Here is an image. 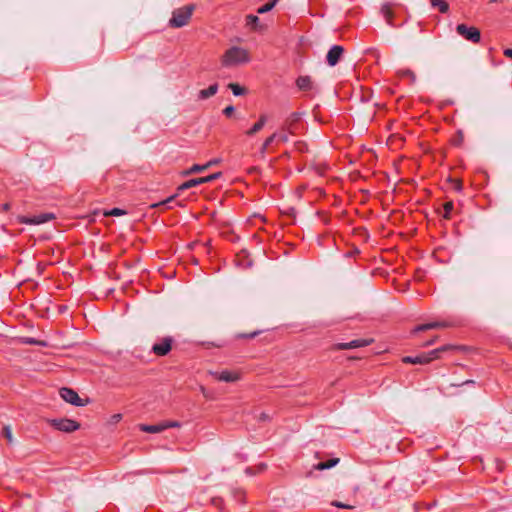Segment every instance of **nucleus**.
Masks as SVG:
<instances>
[{
    "instance_id": "f8f14e48",
    "label": "nucleus",
    "mask_w": 512,
    "mask_h": 512,
    "mask_svg": "<svg viewBox=\"0 0 512 512\" xmlns=\"http://www.w3.org/2000/svg\"><path fill=\"white\" fill-rule=\"evenodd\" d=\"M210 374L218 381L232 383L240 379V375L237 372L223 370L221 372L211 371Z\"/></svg>"
},
{
    "instance_id": "8fccbe9b",
    "label": "nucleus",
    "mask_w": 512,
    "mask_h": 512,
    "mask_svg": "<svg viewBox=\"0 0 512 512\" xmlns=\"http://www.w3.org/2000/svg\"><path fill=\"white\" fill-rule=\"evenodd\" d=\"M257 171H258V168H257V167H252V168H250V170H249V172H250V173H255V172H257Z\"/></svg>"
},
{
    "instance_id": "c85d7f7f",
    "label": "nucleus",
    "mask_w": 512,
    "mask_h": 512,
    "mask_svg": "<svg viewBox=\"0 0 512 512\" xmlns=\"http://www.w3.org/2000/svg\"><path fill=\"white\" fill-rule=\"evenodd\" d=\"M453 207H454L453 202L444 203V205H443V209H444L443 217L444 218H446V219L450 218Z\"/></svg>"
},
{
    "instance_id": "c756f323",
    "label": "nucleus",
    "mask_w": 512,
    "mask_h": 512,
    "mask_svg": "<svg viewBox=\"0 0 512 512\" xmlns=\"http://www.w3.org/2000/svg\"><path fill=\"white\" fill-rule=\"evenodd\" d=\"M2 436L7 439V442L11 444L13 442L12 431L9 426H4L2 429Z\"/></svg>"
},
{
    "instance_id": "5701e85b",
    "label": "nucleus",
    "mask_w": 512,
    "mask_h": 512,
    "mask_svg": "<svg viewBox=\"0 0 512 512\" xmlns=\"http://www.w3.org/2000/svg\"><path fill=\"white\" fill-rule=\"evenodd\" d=\"M381 11L389 25H393L392 18H393V11L391 7L387 4L383 5L381 8Z\"/></svg>"
},
{
    "instance_id": "a19ab883",
    "label": "nucleus",
    "mask_w": 512,
    "mask_h": 512,
    "mask_svg": "<svg viewBox=\"0 0 512 512\" xmlns=\"http://www.w3.org/2000/svg\"><path fill=\"white\" fill-rule=\"evenodd\" d=\"M233 112H234V107H233V106H228V107H226V108L223 110V113H224L226 116H231Z\"/></svg>"
},
{
    "instance_id": "c9c22d12",
    "label": "nucleus",
    "mask_w": 512,
    "mask_h": 512,
    "mask_svg": "<svg viewBox=\"0 0 512 512\" xmlns=\"http://www.w3.org/2000/svg\"><path fill=\"white\" fill-rule=\"evenodd\" d=\"M259 334H260V331H254V332L249 333V334H239L238 338L253 339V338H255Z\"/></svg>"
},
{
    "instance_id": "1a4fd4ad",
    "label": "nucleus",
    "mask_w": 512,
    "mask_h": 512,
    "mask_svg": "<svg viewBox=\"0 0 512 512\" xmlns=\"http://www.w3.org/2000/svg\"><path fill=\"white\" fill-rule=\"evenodd\" d=\"M456 31L459 35L473 43H478L481 39L480 31L476 27H467L465 24H459L456 27Z\"/></svg>"
},
{
    "instance_id": "37998d69",
    "label": "nucleus",
    "mask_w": 512,
    "mask_h": 512,
    "mask_svg": "<svg viewBox=\"0 0 512 512\" xmlns=\"http://www.w3.org/2000/svg\"><path fill=\"white\" fill-rule=\"evenodd\" d=\"M360 253V250L357 248V247H354L351 251H349L346 256L347 257H352L354 255H357Z\"/></svg>"
},
{
    "instance_id": "7c9ffc66",
    "label": "nucleus",
    "mask_w": 512,
    "mask_h": 512,
    "mask_svg": "<svg viewBox=\"0 0 512 512\" xmlns=\"http://www.w3.org/2000/svg\"><path fill=\"white\" fill-rule=\"evenodd\" d=\"M300 116L301 114L298 113V112H294L292 113L288 118H287V122L286 124L287 125H294L296 123H298L299 119H300Z\"/></svg>"
},
{
    "instance_id": "ea45409f",
    "label": "nucleus",
    "mask_w": 512,
    "mask_h": 512,
    "mask_svg": "<svg viewBox=\"0 0 512 512\" xmlns=\"http://www.w3.org/2000/svg\"><path fill=\"white\" fill-rule=\"evenodd\" d=\"M475 384V381L474 380H466L462 383H459V384H452V386H456V387H460V386H463V385H474Z\"/></svg>"
},
{
    "instance_id": "a211bd4d",
    "label": "nucleus",
    "mask_w": 512,
    "mask_h": 512,
    "mask_svg": "<svg viewBox=\"0 0 512 512\" xmlns=\"http://www.w3.org/2000/svg\"><path fill=\"white\" fill-rule=\"evenodd\" d=\"M266 125H274L273 117L270 115L263 114L260 116L257 122H255L251 128H263Z\"/></svg>"
},
{
    "instance_id": "f704fd0d",
    "label": "nucleus",
    "mask_w": 512,
    "mask_h": 512,
    "mask_svg": "<svg viewBox=\"0 0 512 512\" xmlns=\"http://www.w3.org/2000/svg\"><path fill=\"white\" fill-rule=\"evenodd\" d=\"M126 214V212L120 208H113L111 209L106 215L110 216H121Z\"/></svg>"
},
{
    "instance_id": "6ab92c4d",
    "label": "nucleus",
    "mask_w": 512,
    "mask_h": 512,
    "mask_svg": "<svg viewBox=\"0 0 512 512\" xmlns=\"http://www.w3.org/2000/svg\"><path fill=\"white\" fill-rule=\"evenodd\" d=\"M218 90V85L217 84H213L211 86H209L207 89H203L199 92V98L200 99H207L213 95L216 94Z\"/></svg>"
},
{
    "instance_id": "5fc2aeb1",
    "label": "nucleus",
    "mask_w": 512,
    "mask_h": 512,
    "mask_svg": "<svg viewBox=\"0 0 512 512\" xmlns=\"http://www.w3.org/2000/svg\"><path fill=\"white\" fill-rule=\"evenodd\" d=\"M114 417H115V419H118V418H120L121 416L118 414V415H115Z\"/></svg>"
},
{
    "instance_id": "a878e982",
    "label": "nucleus",
    "mask_w": 512,
    "mask_h": 512,
    "mask_svg": "<svg viewBox=\"0 0 512 512\" xmlns=\"http://www.w3.org/2000/svg\"><path fill=\"white\" fill-rule=\"evenodd\" d=\"M247 25L250 26L252 29H257L259 25V18L255 15H247L246 16Z\"/></svg>"
},
{
    "instance_id": "2eb2a0df",
    "label": "nucleus",
    "mask_w": 512,
    "mask_h": 512,
    "mask_svg": "<svg viewBox=\"0 0 512 512\" xmlns=\"http://www.w3.org/2000/svg\"><path fill=\"white\" fill-rule=\"evenodd\" d=\"M448 326H449V324L445 321H434V322H429V323H425V324H420V325L416 326L413 331L421 332V331H426V330H430V329L445 328Z\"/></svg>"
},
{
    "instance_id": "2f4dec72",
    "label": "nucleus",
    "mask_w": 512,
    "mask_h": 512,
    "mask_svg": "<svg viewBox=\"0 0 512 512\" xmlns=\"http://www.w3.org/2000/svg\"><path fill=\"white\" fill-rule=\"evenodd\" d=\"M176 196L177 195L170 196L166 200L159 203L158 205H165V206H167V208H173V206L170 205L171 203H176L177 205H179V203L176 202Z\"/></svg>"
},
{
    "instance_id": "b1692460",
    "label": "nucleus",
    "mask_w": 512,
    "mask_h": 512,
    "mask_svg": "<svg viewBox=\"0 0 512 512\" xmlns=\"http://www.w3.org/2000/svg\"><path fill=\"white\" fill-rule=\"evenodd\" d=\"M464 135L462 130H458L457 133L450 139V142L455 147H460L463 144Z\"/></svg>"
},
{
    "instance_id": "4be33fe9",
    "label": "nucleus",
    "mask_w": 512,
    "mask_h": 512,
    "mask_svg": "<svg viewBox=\"0 0 512 512\" xmlns=\"http://www.w3.org/2000/svg\"><path fill=\"white\" fill-rule=\"evenodd\" d=\"M338 462V458H332L329 461L319 462L314 467L317 470H325L334 467Z\"/></svg>"
},
{
    "instance_id": "0eeeda50",
    "label": "nucleus",
    "mask_w": 512,
    "mask_h": 512,
    "mask_svg": "<svg viewBox=\"0 0 512 512\" xmlns=\"http://www.w3.org/2000/svg\"><path fill=\"white\" fill-rule=\"evenodd\" d=\"M221 176H222L221 172H216V173H213V174L205 176V177H199V178L190 179V180L182 183L177 188V190L178 191H184V190L196 187V186L204 184V183L212 182V181L220 178Z\"/></svg>"
},
{
    "instance_id": "79ce46f5",
    "label": "nucleus",
    "mask_w": 512,
    "mask_h": 512,
    "mask_svg": "<svg viewBox=\"0 0 512 512\" xmlns=\"http://www.w3.org/2000/svg\"><path fill=\"white\" fill-rule=\"evenodd\" d=\"M24 343L30 344V345H36L39 344V341L34 338H25Z\"/></svg>"
},
{
    "instance_id": "dca6fc26",
    "label": "nucleus",
    "mask_w": 512,
    "mask_h": 512,
    "mask_svg": "<svg viewBox=\"0 0 512 512\" xmlns=\"http://www.w3.org/2000/svg\"><path fill=\"white\" fill-rule=\"evenodd\" d=\"M297 87L300 90L308 91L313 88L312 80L309 76H300L296 81Z\"/></svg>"
},
{
    "instance_id": "a18cd8bd",
    "label": "nucleus",
    "mask_w": 512,
    "mask_h": 512,
    "mask_svg": "<svg viewBox=\"0 0 512 512\" xmlns=\"http://www.w3.org/2000/svg\"><path fill=\"white\" fill-rule=\"evenodd\" d=\"M267 465L265 463H260L257 467H256V472L257 473H260L262 471H264L266 469Z\"/></svg>"
},
{
    "instance_id": "e433bc0d",
    "label": "nucleus",
    "mask_w": 512,
    "mask_h": 512,
    "mask_svg": "<svg viewBox=\"0 0 512 512\" xmlns=\"http://www.w3.org/2000/svg\"><path fill=\"white\" fill-rule=\"evenodd\" d=\"M271 419H272V416L265 412H261L258 417V420L262 421V422L270 421Z\"/></svg>"
},
{
    "instance_id": "f3484780",
    "label": "nucleus",
    "mask_w": 512,
    "mask_h": 512,
    "mask_svg": "<svg viewBox=\"0 0 512 512\" xmlns=\"http://www.w3.org/2000/svg\"><path fill=\"white\" fill-rule=\"evenodd\" d=\"M139 429L146 433H160L164 431L163 422L155 425L140 424Z\"/></svg>"
},
{
    "instance_id": "f03ea898",
    "label": "nucleus",
    "mask_w": 512,
    "mask_h": 512,
    "mask_svg": "<svg viewBox=\"0 0 512 512\" xmlns=\"http://www.w3.org/2000/svg\"><path fill=\"white\" fill-rule=\"evenodd\" d=\"M285 131L286 130L275 132L268 138H266V140L262 143L256 156L259 157L260 159H265L266 153L272 152L275 149V147H277L279 144L287 142L288 134Z\"/></svg>"
},
{
    "instance_id": "473e14b6",
    "label": "nucleus",
    "mask_w": 512,
    "mask_h": 512,
    "mask_svg": "<svg viewBox=\"0 0 512 512\" xmlns=\"http://www.w3.org/2000/svg\"><path fill=\"white\" fill-rule=\"evenodd\" d=\"M180 426H181V424L178 421H164L163 422L164 430H166L168 428H176V427H180Z\"/></svg>"
},
{
    "instance_id": "39448f33",
    "label": "nucleus",
    "mask_w": 512,
    "mask_h": 512,
    "mask_svg": "<svg viewBox=\"0 0 512 512\" xmlns=\"http://www.w3.org/2000/svg\"><path fill=\"white\" fill-rule=\"evenodd\" d=\"M174 342L175 340L172 336L158 338L151 347V353L158 357L166 356L172 350Z\"/></svg>"
},
{
    "instance_id": "4c0bfd02",
    "label": "nucleus",
    "mask_w": 512,
    "mask_h": 512,
    "mask_svg": "<svg viewBox=\"0 0 512 512\" xmlns=\"http://www.w3.org/2000/svg\"><path fill=\"white\" fill-rule=\"evenodd\" d=\"M454 182V189L458 192L462 191L463 184L460 180H452Z\"/></svg>"
},
{
    "instance_id": "3c124183",
    "label": "nucleus",
    "mask_w": 512,
    "mask_h": 512,
    "mask_svg": "<svg viewBox=\"0 0 512 512\" xmlns=\"http://www.w3.org/2000/svg\"><path fill=\"white\" fill-rule=\"evenodd\" d=\"M324 124H326V122H325V121H323V120H321V119H319V120H318V125H324Z\"/></svg>"
},
{
    "instance_id": "7ed1b4c3",
    "label": "nucleus",
    "mask_w": 512,
    "mask_h": 512,
    "mask_svg": "<svg viewBox=\"0 0 512 512\" xmlns=\"http://www.w3.org/2000/svg\"><path fill=\"white\" fill-rule=\"evenodd\" d=\"M453 346L451 345H444L442 347H439L437 349H434L430 351L429 353H422L417 356H404L402 358V362L406 364H428L433 359H437L440 357V354L444 351H447L449 349H452Z\"/></svg>"
},
{
    "instance_id": "58836bf2",
    "label": "nucleus",
    "mask_w": 512,
    "mask_h": 512,
    "mask_svg": "<svg viewBox=\"0 0 512 512\" xmlns=\"http://www.w3.org/2000/svg\"><path fill=\"white\" fill-rule=\"evenodd\" d=\"M403 76L409 77L412 81H415V79H416V75L411 70L404 71Z\"/></svg>"
},
{
    "instance_id": "393cba45",
    "label": "nucleus",
    "mask_w": 512,
    "mask_h": 512,
    "mask_svg": "<svg viewBox=\"0 0 512 512\" xmlns=\"http://www.w3.org/2000/svg\"><path fill=\"white\" fill-rule=\"evenodd\" d=\"M279 0H271L269 3H266L265 5L261 6L257 12L259 14H264V13H267L269 11H271L274 6L276 5V3L278 2Z\"/></svg>"
},
{
    "instance_id": "412c9836",
    "label": "nucleus",
    "mask_w": 512,
    "mask_h": 512,
    "mask_svg": "<svg viewBox=\"0 0 512 512\" xmlns=\"http://www.w3.org/2000/svg\"><path fill=\"white\" fill-rule=\"evenodd\" d=\"M402 141H403L402 137H400L396 134H393L387 138L386 143L388 146H390V148L396 149L401 145Z\"/></svg>"
},
{
    "instance_id": "6e6552de",
    "label": "nucleus",
    "mask_w": 512,
    "mask_h": 512,
    "mask_svg": "<svg viewBox=\"0 0 512 512\" xmlns=\"http://www.w3.org/2000/svg\"><path fill=\"white\" fill-rule=\"evenodd\" d=\"M60 396L68 403L82 407L89 403V399H81L76 391L71 388L63 387L60 389Z\"/></svg>"
},
{
    "instance_id": "aec40b11",
    "label": "nucleus",
    "mask_w": 512,
    "mask_h": 512,
    "mask_svg": "<svg viewBox=\"0 0 512 512\" xmlns=\"http://www.w3.org/2000/svg\"><path fill=\"white\" fill-rule=\"evenodd\" d=\"M431 7L438 9L441 13H447L449 5L444 0H430Z\"/></svg>"
},
{
    "instance_id": "c03bdc74",
    "label": "nucleus",
    "mask_w": 512,
    "mask_h": 512,
    "mask_svg": "<svg viewBox=\"0 0 512 512\" xmlns=\"http://www.w3.org/2000/svg\"><path fill=\"white\" fill-rule=\"evenodd\" d=\"M245 473L249 476L255 475L257 472L253 467H247Z\"/></svg>"
},
{
    "instance_id": "bb28decb",
    "label": "nucleus",
    "mask_w": 512,
    "mask_h": 512,
    "mask_svg": "<svg viewBox=\"0 0 512 512\" xmlns=\"http://www.w3.org/2000/svg\"><path fill=\"white\" fill-rule=\"evenodd\" d=\"M228 87L231 89L235 96L243 95L245 92V89L236 83H230Z\"/></svg>"
},
{
    "instance_id": "f257e3e1",
    "label": "nucleus",
    "mask_w": 512,
    "mask_h": 512,
    "mask_svg": "<svg viewBox=\"0 0 512 512\" xmlns=\"http://www.w3.org/2000/svg\"><path fill=\"white\" fill-rule=\"evenodd\" d=\"M250 60V53L247 49L239 46H232L225 51L220 61L223 67L233 68L247 64Z\"/></svg>"
},
{
    "instance_id": "72a5a7b5",
    "label": "nucleus",
    "mask_w": 512,
    "mask_h": 512,
    "mask_svg": "<svg viewBox=\"0 0 512 512\" xmlns=\"http://www.w3.org/2000/svg\"><path fill=\"white\" fill-rule=\"evenodd\" d=\"M332 505L337 507V508H341V509H353L354 508V506L349 505V504H345V503L340 502V501H333Z\"/></svg>"
},
{
    "instance_id": "603ef678",
    "label": "nucleus",
    "mask_w": 512,
    "mask_h": 512,
    "mask_svg": "<svg viewBox=\"0 0 512 512\" xmlns=\"http://www.w3.org/2000/svg\"><path fill=\"white\" fill-rule=\"evenodd\" d=\"M499 0H490L491 3H496L498 2Z\"/></svg>"
},
{
    "instance_id": "ddd939ff",
    "label": "nucleus",
    "mask_w": 512,
    "mask_h": 512,
    "mask_svg": "<svg viewBox=\"0 0 512 512\" xmlns=\"http://www.w3.org/2000/svg\"><path fill=\"white\" fill-rule=\"evenodd\" d=\"M343 52L344 48L340 45H334L333 47H331V49L328 51L326 55L327 63L329 64V66H335L339 62L341 56L343 55Z\"/></svg>"
},
{
    "instance_id": "864d4df0",
    "label": "nucleus",
    "mask_w": 512,
    "mask_h": 512,
    "mask_svg": "<svg viewBox=\"0 0 512 512\" xmlns=\"http://www.w3.org/2000/svg\"><path fill=\"white\" fill-rule=\"evenodd\" d=\"M256 131H257L256 129L249 130V133H253V132H256Z\"/></svg>"
},
{
    "instance_id": "cd10ccee",
    "label": "nucleus",
    "mask_w": 512,
    "mask_h": 512,
    "mask_svg": "<svg viewBox=\"0 0 512 512\" xmlns=\"http://www.w3.org/2000/svg\"><path fill=\"white\" fill-rule=\"evenodd\" d=\"M294 148L296 151H298L299 153H306L308 152V145L306 142L304 141H296L294 143Z\"/></svg>"
},
{
    "instance_id": "49530a36",
    "label": "nucleus",
    "mask_w": 512,
    "mask_h": 512,
    "mask_svg": "<svg viewBox=\"0 0 512 512\" xmlns=\"http://www.w3.org/2000/svg\"><path fill=\"white\" fill-rule=\"evenodd\" d=\"M504 55H505L506 57H509V58H511V59H512V49H511V48H507V49H505V50H504Z\"/></svg>"
},
{
    "instance_id": "de8ad7c7",
    "label": "nucleus",
    "mask_w": 512,
    "mask_h": 512,
    "mask_svg": "<svg viewBox=\"0 0 512 512\" xmlns=\"http://www.w3.org/2000/svg\"><path fill=\"white\" fill-rule=\"evenodd\" d=\"M10 207H11L10 203H4L2 205V210L3 211H8L10 209Z\"/></svg>"
},
{
    "instance_id": "423d86ee",
    "label": "nucleus",
    "mask_w": 512,
    "mask_h": 512,
    "mask_svg": "<svg viewBox=\"0 0 512 512\" xmlns=\"http://www.w3.org/2000/svg\"><path fill=\"white\" fill-rule=\"evenodd\" d=\"M49 424L56 430L71 433L80 428V424L72 419L60 418V419H51L49 420Z\"/></svg>"
},
{
    "instance_id": "4468645a",
    "label": "nucleus",
    "mask_w": 512,
    "mask_h": 512,
    "mask_svg": "<svg viewBox=\"0 0 512 512\" xmlns=\"http://www.w3.org/2000/svg\"><path fill=\"white\" fill-rule=\"evenodd\" d=\"M217 163H219V159L210 160L207 163L202 164V165L194 164L189 169L182 171L181 175L188 176L190 174L200 173V172L207 170L209 167H211L212 165H215Z\"/></svg>"
},
{
    "instance_id": "20e7f679",
    "label": "nucleus",
    "mask_w": 512,
    "mask_h": 512,
    "mask_svg": "<svg viewBox=\"0 0 512 512\" xmlns=\"http://www.w3.org/2000/svg\"><path fill=\"white\" fill-rule=\"evenodd\" d=\"M195 5L189 4L175 9L169 20V25L173 28H180L187 25L192 17Z\"/></svg>"
},
{
    "instance_id": "9b49d317",
    "label": "nucleus",
    "mask_w": 512,
    "mask_h": 512,
    "mask_svg": "<svg viewBox=\"0 0 512 512\" xmlns=\"http://www.w3.org/2000/svg\"><path fill=\"white\" fill-rule=\"evenodd\" d=\"M374 340L372 338L368 339H355L347 343H338L336 344L335 348L337 350H349V349H355L360 347H365L370 344H372Z\"/></svg>"
},
{
    "instance_id": "9d476101",
    "label": "nucleus",
    "mask_w": 512,
    "mask_h": 512,
    "mask_svg": "<svg viewBox=\"0 0 512 512\" xmlns=\"http://www.w3.org/2000/svg\"><path fill=\"white\" fill-rule=\"evenodd\" d=\"M55 215L53 213H41L39 215H35L32 217L28 216H19L18 222L22 224H28V225H40L46 222H49L50 220L54 219Z\"/></svg>"
},
{
    "instance_id": "09e8293b",
    "label": "nucleus",
    "mask_w": 512,
    "mask_h": 512,
    "mask_svg": "<svg viewBox=\"0 0 512 512\" xmlns=\"http://www.w3.org/2000/svg\"><path fill=\"white\" fill-rule=\"evenodd\" d=\"M434 343H435V338H433V339H431V340L427 341V342L424 344V346H431V345H433Z\"/></svg>"
}]
</instances>
